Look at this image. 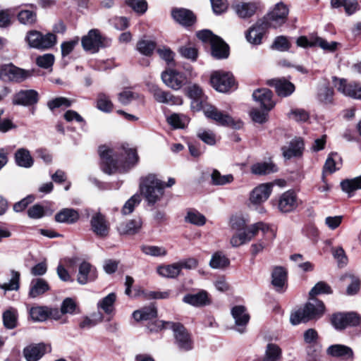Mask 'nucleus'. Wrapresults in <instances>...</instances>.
Here are the masks:
<instances>
[{"instance_id": "nucleus-43", "label": "nucleus", "mask_w": 361, "mask_h": 361, "mask_svg": "<svg viewBox=\"0 0 361 361\" xmlns=\"http://www.w3.org/2000/svg\"><path fill=\"white\" fill-rule=\"evenodd\" d=\"M341 187L343 192L351 196L355 190L361 189V176L343 180L341 182Z\"/></svg>"}, {"instance_id": "nucleus-22", "label": "nucleus", "mask_w": 361, "mask_h": 361, "mask_svg": "<svg viewBox=\"0 0 361 361\" xmlns=\"http://www.w3.org/2000/svg\"><path fill=\"white\" fill-rule=\"evenodd\" d=\"M183 302L196 307L206 306L211 303L208 293L204 290L195 293L186 294L183 298Z\"/></svg>"}, {"instance_id": "nucleus-16", "label": "nucleus", "mask_w": 361, "mask_h": 361, "mask_svg": "<svg viewBox=\"0 0 361 361\" xmlns=\"http://www.w3.org/2000/svg\"><path fill=\"white\" fill-rule=\"evenodd\" d=\"M149 92L158 103L169 105H181L183 104V99L180 97L174 96L171 92L162 90L156 85H152Z\"/></svg>"}, {"instance_id": "nucleus-21", "label": "nucleus", "mask_w": 361, "mask_h": 361, "mask_svg": "<svg viewBox=\"0 0 361 361\" xmlns=\"http://www.w3.org/2000/svg\"><path fill=\"white\" fill-rule=\"evenodd\" d=\"M97 277V270L92 264L85 261L80 264L77 276V281L80 284L85 285L95 280Z\"/></svg>"}, {"instance_id": "nucleus-35", "label": "nucleus", "mask_w": 361, "mask_h": 361, "mask_svg": "<svg viewBox=\"0 0 361 361\" xmlns=\"http://www.w3.org/2000/svg\"><path fill=\"white\" fill-rule=\"evenodd\" d=\"M16 163L18 166L29 169L32 166L34 160L30 152L25 149H18L15 153Z\"/></svg>"}, {"instance_id": "nucleus-51", "label": "nucleus", "mask_w": 361, "mask_h": 361, "mask_svg": "<svg viewBox=\"0 0 361 361\" xmlns=\"http://www.w3.org/2000/svg\"><path fill=\"white\" fill-rule=\"evenodd\" d=\"M48 307L36 306L30 310V315L35 322H44L48 319Z\"/></svg>"}, {"instance_id": "nucleus-38", "label": "nucleus", "mask_w": 361, "mask_h": 361, "mask_svg": "<svg viewBox=\"0 0 361 361\" xmlns=\"http://www.w3.org/2000/svg\"><path fill=\"white\" fill-rule=\"evenodd\" d=\"M157 315V307L154 305L145 307L140 310H135L133 313L135 320L139 322L142 320H149L156 317Z\"/></svg>"}, {"instance_id": "nucleus-47", "label": "nucleus", "mask_w": 361, "mask_h": 361, "mask_svg": "<svg viewBox=\"0 0 361 361\" xmlns=\"http://www.w3.org/2000/svg\"><path fill=\"white\" fill-rule=\"evenodd\" d=\"M158 274L166 278H175L180 274V266L178 263H174L169 265L159 266L157 268Z\"/></svg>"}, {"instance_id": "nucleus-32", "label": "nucleus", "mask_w": 361, "mask_h": 361, "mask_svg": "<svg viewBox=\"0 0 361 361\" xmlns=\"http://www.w3.org/2000/svg\"><path fill=\"white\" fill-rule=\"evenodd\" d=\"M49 289L48 283L43 279H34L30 282L29 296L32 298H35Z\"/></svg>"}, {"instance_id": "nucleus-48", "label": "nucleus", "mask_w": 361, "mask_h": 361, "mask_svg": "<svg viewBox=\"0 0 361 361\" xmlns=\"http://www.w3.org/2000/svg\"><path fill=\"white\" fill-rule=\"evenodd\" d=\"M340 160L341 159L337 153H331L326 160L324 171L333 173L338 170L341 167V164L339 163Z\"/></svg>"}, {"instance_id": "nucleus-11", "label": "nucleus", "mask_w": 361, "mask_h": 361, "mask_svg": "<svg viewBox=\"0 0 361 361\" xmlns=\"http://www.w3.org/2000/svg\"><path fill=\"white\" fill-rule=\"evenodd\" d=\"M273 190L271 183H261L255 187L250 193L249 207L259 206L270 197Z\"/></svg>"}, {"instance_id": "nucleus-55", "label": "nucleus", "mask_w": 361, "mask_h": 361, "mask_svg": "<svg viewBox=\"0 0 361 361\" xmlns=\"http://www.w3.org/2000/svg\"><path fill=\"white\" fill-rule=\"evenodd\" d=\"M97 107L102 111L109 113L113 109V104L107 95L100 93L97 97Z\"/></svg>"}, {"instance_id": "nucleus-63", "label": "nucleus", "mask_w": 361, "mask_h": 361, "mask_svg": "<svg viewBox=\"0 0 361 361\" xmlns=\"http://www.w3.org/2000/svg\"><path fill=\"white\" fill-rule=\"evenodd\" d=\"M290 47V44L288 39L284 36H279L276 37L272 44V48L280 51H288Z\"/></svg>"}, {"instance_id": "nucleus-33", "label": "nucleus", "mask_w": 361, "mask_h": 361, "mask_svg": "<svg viewBox=\"0 0 361 361\" xmlns=\"http://www.w3.org/2000/svg\"><path fill=\"white\" fill-rule=\"evenodd\" d=\"M251 233L253 238L257 235L258 232L262 231L264 235V240L265 241H271L274 239L276 236L275 232L270 228V226L262 221L252 224L250 226Z\"/></svg>"}, {"instance_id": "nucleus-15", "label": "nucleus", "mask_w": 361, "mask_h": 361, "mask_svg": "<svg viewBox=\"0 0 361 361\" xmlns=\"http://www.w3.org/2000/svg\"><path fill=\"white\" fill-rule=\"evenodd\" d=\"M173 331L176 343L179 348L189 350L192 348V342L185 328L180 323L169 324Z\"/></svg>"}, {"instance_id": "nucleus-30", "label": "nucleus", "mask_w": 361, "mask_h": 361, "mask_svg": "<svg viewBox=\"0 0 361 361\" xmlns=\"http://www.w3.org/2000/svg\"><path fill=\"white\" fill-rule=\"evenodd\" d=\"M287 282V271L282 267H276L271 274V283L279 292H283Z\"/></svg>"}, {"instance_id": "nucleus-27", "label": "nucleus", "mask_w": 361, "mask_h": 361, "mask_svg": "<svg viewBox=\"0 0 361 361\" xmlns=\"http://www.w3.org/2000/svg\"><path fill=\"white\" fill-rule=\"evenodd\" d=\"M43 343L31 344L23 349V355L27 361H38L46 353Z\"/></svg>"}, {"instance_id": "nucleus-53", "label": "nucleus", "mask_w": 361, "mask_h": 361, "mask_svg": "<svg viewBox=\"0 0 361 361\" xmlns=\"http://www.w3.org/2000/svg\"><path fill=\"white\" fill-rule=\"evenodd\" d=\"M156 44L152 40L141 39L137 44V51L145 56H150L153 53Z\"/></svg>"}, {"instance_id": "nucleus-61", "label": "nucleus", "mask_w": 361, "mask_h": 361, "mask_svg": "<svg viewBox=\"0 0 361 361\" xmlns=\"http://www.w3.org/2000/svg\"><path fill=\"white\" fill-rule=\"evenodd\" d=\"M54 62V56L51 54H45L36 59V63L42 68H51Z\"/></svg>"}, {"instance_id": "nucleus-7", "label": "nucleus", "mask_w": 361, "mask_h": 361, "mask_svg": "<svg viewBox=\"0 0 361 361\" xmlns=\"http://www.w3.org/2000/svg\"><path fill=\"white\" fill-rule=\"evenodd\" d=\"M33 75V71L25 70L13 63L0 66V80L4 82H22Z\"/></svg>"}, {"instance_id": "nucleus-50", "label": "nucleus", "mask_w": 361, "mask_h": 361, "mask_svg": "<svg viewBox=\"0 0 361 361\" xmlns=\"http://www.w3.org/2000/svg\"><path fill=\"white\" fill-rule=\"evenodd\" d=\"M334 90L329 87H321L317 93V100L324 105H329L333 104Z\"/></svg>"}, {"instance_id": "nucleus-62", "label": "nucleus", "mask_w": 361, "mask_h": 361, "mask_svg": "<svg viewBox=\"0 0 361 361\" xmlns=\"http://www.w3.org/2000/svg\"><path fill=\"white\" fill-rule=\"evenodd\" d=\"M332 293L331 287L325 282H318L310 290V295L311 297L319 294H330Z\"/></svg>"}, {"instance_id": "nucleus-14", "label": "nucleus", "mask_w": 361, "mask_h": 361, "mask_svg": "<svg viewBox=\"0 0 361 361\" xmlns=\"http://www.w3.org/2000/svg\"><path fill=\"white\" fill-rule=\"evenodd\" d=\"M82 46L85 51L94 54L105 46L104 39L97 30L92 29L82 38Z\"/></svg>"}, {"instance_id": "nucleus-24", "label": "nucleus", "mask_w": 361, "mask_h": 361, "mask_svg": "<svg viewBox=\"0 0 361 361\" xmlns=\"http://www.w3.org/2000/svg\"><path fill=\"white\" fill-rule=\"evenodd\" d=\"M304 149V143L301 138L295 137L282 147L283 155L286 159L300 156Z\"/></svg>"}, {"instance_id": "nucleus-57", "label": "nucleus", "mask_w": 361, "mask_h": 361, "mask_svg": "<svg viewBox=\"0 0 361 361\" xmlns=\"http://www.w3.org/2000/svg\"><path fill=\"white\" fill-rule=\"evenodd\" d=\"M185 220L190 224L198 226H203L206 222L204 216L197 211H189L185 217Z\"/></svg>"}, {"instance_id": "nucleus-18", "label": "nucleus", "mask_w": 361, "mask_h": 361, "mask_svg": "<svg viewBox=\"0 0 361 361\" xmlns=\"http://www.w3.org/2000/svg\"><path fill=\"white\" fill-rule=\"evenodd\" d=\"M90 225L92 231L97 236L105 238L109 235L110 224L101 213H97L92 216Z\"/></svg>"}, {"instance_id": "nucleus-42", "label": "nucleus", "mask_w": 361, "mask_h": 361, "mask_svg": "<svg viewBox=\"0 0 361 361\" xmlns=\"http://www.w3.org/2000/svg\"><path fill=\"white\" fill-rule=\"evenodd\" d=\"M211 183L213 185L223 186L233 182L234 177L232 174L222 175L217 169H213L211 175Z\"/></svg>"}, {"instance_id": "nucleus-8", "label": "nucleus", "mask_w": 361, "mask_h": 361, "mask_svg": "<svg viewBox=\"0 0 361 361\" xmlns=\"http://www.w3.org/2000/svg\"><path fill=\"white\" fill-rule=\"evenodd\" d=\"M25 40L30 47L44 50L52 47L56 44V37L52 33L42 35L39 31L30 30L27 33Z\"/></svg>"}, {"instance_id": "nucleus-34", "label": "nucleus", "mask_w": 361, "mask_h": 361, "mask_svg": "<svg viewBox=\"0 0 361 361\" xmlns=\"http://www.w3.org/2000/svg\"><path fill=\"white\" fill-rule=\"evenodd\" d=\"M253 238V235L251 233L250 227L249 226L246 230L243 231H236L230 239V244L233 247H240L250 242Z\"/></svg>"}, {"instance_id": "nucleus-20", "label": "nucleus", "mask_w": 361, "mask_h": 361, "mask_svg": "<svg viewBox=\"0 0 361 361\" xmlns=\"http://www.w3.org/2000/svg\"><path fill=\"white\" fill-rule=\"evenodd\" d=\"M231 314L237 326V331L240 334L244 333L250 320V315L245 307L243 305H236L231 309Z\"/></svg>"}, {"instance_id": "nucleus-13", "label": "nucleus", "mask_w": 361, "mask_h": 361, "mask_svg": "<svg viewBox=\"0 0 361 361\" xmlns=\"http://www.w3.org/2000/svg\"><path fill=\"white\" fill-rule=\"evenodd\" d=\"M163 82L169 88L178 90L187 83L185 75L175 69L168 68L161 75Z\"/></svg>"}, {"instance_id": "nucleus-10", "label": "nucleus", "mask_w": 361, "mask_h": 361, "mask_svg": "<svg viewBox=\"0 0 361 361\" xmlns=\"http://www.w3.org/2000/svg\"><path fill=\"white\" fill-rule=\"evenodd\" d=\"M333 83L337 90L346 97L361 100V84L356 82H348L344 78H332Z\"/></svg>"}, {"instance_id": "nucleus-31", "label": "nucleus", "mask_w": 361, "mask_h": 361, "mask_svg": "<svg viewBox=\"0 0 361 361\" xmlns=\"http://www.w3.org/2000/svg\"><path fill=\"white\" fill-rule=\"evenodd\" d=\"M326 353L335 357H341L343 359H351L353 357V350L346 345L341 344L331 345L326 349Z\"/></svg>"}, {"instance_id": "nucleus-45", "label": "nucleus", "mask_w": 361, "mask_h": 361, "mask_svg": "<svg viewBox=\"0 0 361 361\" xmlns=\"http://www.w3.org/2000/svg\"><path fill=\"white\" fill-rule=\"evenodd\" d=\"M230 260L222 252H216L212 256L209 262V266L214 269H221L228 267Z\"/></svg>"}, {"instance_id": "nucleus-23", "label": "nucleus", "mask_w": 361, "mask_h": 361, "mask_svg": "<svg viewBox=\"0 0 361 361\" xmlns=\"http://www.w3.org/2000/svg\"><path fill=\"white\" fill-rule=\"evenodd\" d=\"M252 97L264 110L270 111L275 105L272 101V92L269 89L262 88L255 90Z\"/></svg>"}, {"instance_id": "nucleus-56", "label": "nucleus", "mask_w": 361, "mask_h": 361, "mask_svg": "<svg viewBox=\"0 0 361 361\" xmlns=\"http://www.w3.org/2000/svg\"><path fill=\"white\" fill-rule=\"evenodd\" d=\"M167 121L175 128H184L188 123V119L183 115L173 114L168 117Z\"/></svg>"}, {"instance_id": "nucleus-41", "label": "nucleus", "mask_w": 361, "mask_h": 361, "mask_svg": "<svg viewBox=\"0 0 361 361\" xmlns=\"http://www.w3.org/2000/svg\"><path fill=\"white\" fill-rule=\"evenodd\" d=\"M116 300V295L114 293L108 294L97 302V307L98 310H101L106 314H112L114 310Z\"/></svg>"}, {"instance_id": "nucleus-12", "label": "nucleus", "mask_w": 361, "mask_h": 361, "mask_svg": "<svg viewBox=\"0 0 361 361\" xmlns=\"http://www.w3.org/2000/svg\"><path fill=\"white\" fill-rule=\"evenodd\" d=\"M212 86L219 92H226L234 85V78L230 73L214 71L210 77Z\"/></svg>"}, {"instance_id": "nucleus-28", "label": "nucleus", "mask_w": 361, "mask_h": 361, "mask_svg": "<svg viewBox=\"0 0 361 361\" xmlns=\"http://www.w3.org/2000/svg\"><path fill=\"white\" fill-rule=\"evenodd\" d=\"M237 16L240 18L252 17L257 11V6L252 2H237L232 6Z\"/></svg>"}, {"instance_id": "nucleus-54", "label": "nucleus", "mask_w": 361, "mask_h": 361, "mask_svg": "<svg viewBox=\"0 0 361 361\" xmlns=\"http://www.w3.org/2000/svg\"><path fill=\"white\" fill-rule=\"evenodd\" d=\"M262 28L260 27H253L247 33L246 39L251 44H259L262 42Z\"/></svg>"}, {"instance_id": "nucleus-40", "label": "nucleus", "mask_w": 361, "mask_h": 361, "mask_svg": "<svg viewBox=\"0 0 361 361\" xmlns=\"http://www.w3.org/2000/svg\"><path fill=\"white\" fill-rule=\"evenodd\" d=\"M79 218L78 213L73 209L66 208L61 210L55 216V220L59 223L73 224Z\"/></svg>"}, {"instance_id": "nucleus-44", "label": "nucleus", "mask_w": 361, "mask_h": 361, "mask_svg": "<svg viewBox=\"0 0 361 361\" xmlns=\"http://www.w3.org/2000/svg\"><path fill=\"white\" fill-rule=\"evenodd\" d=\"M18 311L14 308H10L3 313V323L8 329H13L18 325Z\"/></svg>"}, {"instance_id": "nucleus-60", "label": "nucleus", "mask_w": 361, "mask_h": 361, "mask_svg": "<svg viewBox=\"0 0 361 361\" xmlns=\"http://www.w3.org/2000/svg\"><path fill=\"white\" fill-rule=\"evenodd\" d=\"M312 44H314V47L319 46L324 50L333 51L336 50L338 44L336 42H329L321 37H317L313 39V43Z\"/></svg>"}, {"instance_id": "nucleus-39", "label": "nucleus", "mask_w": 361, "mask_h": 361, "mask_svg": "<svg viewBox=\"0 0 361 361\" xmlns=\"http://www.w3.org/2000/svg\"><path fill=\"white\" fill-rule=\"evenodd\" d=\"M331 6L334 8L343 6L348 15H352L360 9L357 0H331Z\"/></svg>"}, {"instance_id": "nucleus-49", "label": "nucleus", "mask_w": 361, "mask_h": 361, "mask_svg": "<svg viewBox=\"0 0 361 361\" xmlns=\"http://www.w3.org/2000/svg\"><path fill=\"white\" fill-rule=\"evenodd\" d=\"M20 272L11 270V279L8 282L0 285V288L4 290H18L20 288Z\"/></svg>"}, {"instance_id": "nucleus-17", "label": "nucleus", "mask_w": 361, "mask_h": 361, "mask_svg": "<svg viewBox=\"0 0 361 361\" xmlns=\"http://www.w3.org/2000/svg\"><path fill=\"white\" fill-rule=\"evenodd\" d=\"M331 322L335 329L341 330L349 326L357 325L360 319L353 312L336 313L332 315Z\"/></svg>"}, {"instance_id": "nucleus-59", "label": "nucleus", "mask_w": 361, "mask_h": 361, "mask_svg": "<svg viewBox=\"0 0 361 361\" xmlns=\"http://www.w3.org/2000/svg\"><path fill=\"white\" fill-rule=\"evenodd\" d=\"M142 251L147 255L160 257L166 255V250L163 247L147 245L142 247Z\"/></svg>"}, {"instance_id": "nucleus-9", "label": "nucleus", "mask_w": 361, "mask_h": 361, "mask_svg": "<svg viewBox=\"0 0 361 361\" xmlns=\"http://www.w3.org/2000/svg\"><path fill=\"white\" fill-rule=\"evenodd\" d=\"M273 204L280 213L289 214L298 208L299 200L294 190H288L280 195Z\"/></svg>"}, {"instance_id": "nucleus-4", "label": "nucleus", "mask_w": 361, "mask_h": 361, "mask_svg": "<svg viewBox=\"0 0 361 361\" xmlns=\"http://www.w3.org/2000/svg\"><path fill=\"white\" fill-rule=\"evenodd\" d=\"M324 305L322 301L313 300L293 311L290 316V322L293 325H298L319 318L324 314Z\"/></svg>"}, {"instance_id": "nucleus-6", "label": "nucleus", "mask_w": 361, "mask_h": 361, "mask_svg": "<svg viewBox=\"0 0 361 361\" xmlns=\"http://www.w3.org/2000/svg\"><path fill=\"white\" fill-rule=\"evenodd\" d=\"M288 8L283 3H279L263 18L264 28H278L287 20Z\"/></svg>"}, {"instance_id": "nucleus-52", "label": "nucleus", "mask_w": 361, "mask_h": 361, "mask_svg": "<svg viewBox=\"0 0 361 361\" xmlns=\"http://www.w3.org/2000/svg\"><path fill=\"white\" fill-rule=\"evenodd\" d=\"M18 19L21 24L32 25L37 20L36 13L30 10H22L18 14Z\"/></svg>"}, {"instance_id": "nucleus-25", "label": "nucleus", "mask_w": 361, "mask_h": 361, "mask_svg": "<svg viewBox=\"0 0 361 361\" xmlns=\"http://www.w3.org/2000/svg\"><path fill=\"white\" fill-rule=\"evenodd\" d=\"M173 18L183 26H190L196 20L194 13L185 8H175L172 11Z\"/></svg>"}, {"instance_id": "nucleus-5", "label": "nucleus", "mask_w": 361, "mask_h": 361, "mask_svg": "<svg viewBox=\"0 0 361 361\" xmlns=\"http://www.w3.org/2000/svg\"><path fill=\"white\" fill-rule=\"evenodd\" d=\"M197 37L203 42L211 45L212 56L218 59H226L229 54L228 46L219 37L214 35L209 30H204L197 33Z\"/></svg>"}, {"instance_id": "nucleus-58", "label": "nucleus", "mask_w": 361, "mask_h": 361, "mask_svg": "<svg viewBox=\"0 0 361 361\" xmlns=\"http://www.w3.org/2000/svg\"><path fill=\"white\" fill-rule=\"evenodd\" d=\"M140 202V195L138 194H135L125 203L122 208V213L125 215L132 213L134 210V208L137 206Z\"/></svg>"}, {"instance_id": "nucleus-64", "label": "nucleus", "mask_w": 361, "mask_h": 361, "mask_svg": "<svg viewBox=\"0 0 361 361\" xmlns=\"http://www.w3.org/2000/svg\"><path fill=\"white\" fill-rule=\"evenodd\" d=\"M77 309L75 301L70 298H66L61 303V310L63 314H74Z\"/></svg>"}, {"instance_id": "nucleus-36", "label": "nucleus", "mask_w": 361, "mask_h": 361, "mask_svg": "<svg viewBox=\"0 0 361 361\" xmlns=\"http://www.w3.org/2000/svg\"><path fill=\"white\" fill-rule=\"evenodd\" d=\"M277 171V167L272 162H257L250 166L252 173L257 176H264Z\"/></svg>"}, {"instance_id": "nucleus-29", "label": "nucleus", "mask_w": 361, "mask_h": 361, "mask_svg": "<svg viewBox=\"0 0 361 361\" xmlns=\"http://www.w3.org/2000/svg\"><path fill=\"white\" fill-rule=\"evenodd\" d=\"M103 319L104 315L102 312H93L90 315L82 316L78 322V327L81 330H88L96 326Z\"/></svg>"}, {"instance_id": "nucleus-46", "label": "nucleus", "mask_w": 361, "mask_h": 361, "mask_svg": "<svg viewBox=\"0 0 361 361\" xmlns=\"http://www.w3.org/2000/svg\"><path fill=\"white\" fill-rule=\"evenodd\" d=\"M282 350L275 343H268L265 350L264 361H279L281 358Z\"/></svg>"}, {"instance_id": "nucleus-1", "label": "nucleus", "mask_w": 361, "mask_h": 361, "mask_svg": "<svg viewBox=\"0 0 361 361\" xmlns=\"http://www.w3.org/2000/svg\"><path fill=\"white\" fill-rule=\"evenodd\" d=\"M187 95L192 99L191 108L194 111L202 110L204 115L221 126L240 129L243 123L239 119H235L226 113L219 111L214 106L207 102V97L204 94L202 88L193 84L188 87Z\"/></svg>"}, {"instance_id": "nucleus-3", "label": "nucleus", "mask_w": 361, "mask_h": 361, "mask_svg": "<svg viewBox=\"0 0 361 361\" xmlns=\"http://www.w3.org/2000/svg\"><path fill=\"white\" fill-rule=\"evenodd\" d=\"M164 184L154 174H148L140 178L139 189L149 205L159 202L164 194Z\"/></svg>"}, {"instance_id": "nucleus-26", "label": "nucleus", "mask_w": 361, "mask_h": 361, "mask_svg": "<svg viewBox=\"0 0 361 361\" xmlns=\"http://www.w3.org/2000/svg\"><path fill=\"white\" fill-rule=\"evenodd\" d=\"M271 86H274L279 96L288 97L295 91V86L286 79H272L268 82Z\"/></svg>"}, {"instance_id": "nucleus-2", "label": "nucleus", "mask_w": 361, "mask_h": 361, "mask_svg": "<svg viewBox=\"0 0 361 361\" xmlns=\"http://www.w3.org/2000/svg\"><path fill=\"white\" fill-rule=\"evenodd\" d=\"M99 153L102 162L103 170L106 173L111 174L116 171L125 172L133 166L138 161L135 149L128 145H123L117 151L106 146H102Z\"/></svg>"}, {"instance_id": "nucleus-19", "label": "nucleus", "mask_w": 361, "mask_h": 361, "mask_svg": "<svg viewBox=\"0 0 361 361\" xmlns=\"http://www.w3.org/2000/svg\"><path fill=\"white\" fill-rule=\"evenodd\" d=\"M39 99L38 92L35 90H21L15 94L13 104L15 105L31 106Z\"/></svg>"}, {"instance_id": "nucleus-37", "label": "nucleus", "mask_w": 361, "mask_h": 361, "mask_svg": "<svg viewBox=\"0 0 361 361\" xmlns=\"http://www.w3.org/2000/svg\"><path fill=\"white\" fill-rule=\"evenodd\" d=\"M142 227V221L140 218L132 219L126 223L121 224L118 230L122 235H134L139 232Z\"/></svg>"}]
</instances>
